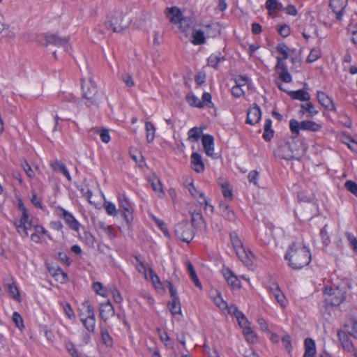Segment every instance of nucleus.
<instances>
[{
	"label": "nucleus",
	"instance_id": "c85d7f7f",
	"mask_svg": "<svg viewBox=\"0 0 357 357\" xmlns=\"http://www.w3.org/2000/svg\"><path fill=\"white\" fill-rule=\"evenodd\" d=\"M191 168L196 172H201V154L193 152L190 157Z\"/></svg>",
	"mask_w": 357,
	"mask_h": 357
},
{
	"label": "nucleus",
	"instance_id": "de8ad7c7",
	"mask_svg": "<svg viewBox=\"0 0 357 357\" xmlns=\"http://www.w3.org/2000/svg\"><path fill=\"white\" fill-rule=\"evenodd\" d=\"M276 50L282 55L283 59H287L289 58V47L285 44H278L276 47Z\"/></svg>",
	"mask_w": 357,
	"mask_h": 357
},
{
	"label": "nucleus",
	"instance_id": "f704fd0d",
	"mask_svg": "<svg viewBox=\"0 0 357 357\" xmlns=\"http://www.w3.org/2000/svg\"><path fill=\"white\" fill-rule=\"evenodd\" d=\"M187 269L190 275V277L194 282L195 284L198 287H201V283L199 282L197 275L196 274L193 265L189 261L187 262Z\"/></svg>",
	"mask_w": 357,
	"mask_h": 357
},
{
	"label": "nucleus",
	"instance_id": "338daca9",
	"mask_svg": "<svg viewBox=\"0 0 357 357\" xmlns=\"http://www.w3.org/2000/svg\"><path fill=\"white\" fill-rule=\"evenodd\" d=\"M259 177V172L256 170L251 171L248 176V180L250 183L257 185V179Z\"/></svg>",
	"mask_w": 357,
	"mask_h": 357
},
{
	"label": "nucleus",
	"instance_id": "8fccbe9b",
	"mask_svg": "<svg viewBox=\"0 0 357 357\" xmlns=\"http://www.w3.org/2000/svg\"><path fill=\"white\" fill-rule=\"evenodd\" d=\"M121 78L127 86L132 87L135 85L134 80L130 74L125 72L122 73Z\"/></svg>",
	"mask_w": 357,
	"mask_h": 357
},
{
	"label": "nucleus",
	"instance_id": "3c124183",
	"mask_svg": "<svg viewBox=\"0 0 357 357\" xmlns=\"http://www.w3.org/2000/svg\"><path fill=\"white\" fill-rule=\"evenodd\" d=\"M224 59H225L223 56H217V55H211L208 59V65L210 66H212L213 68H216L218 66V63Z\"/></svg>",
	"mask_w": 357,
	"mask_h": 357
},
{
	"label": "nucleus",
	"instance_id": "bf43d9fd",
	"mask_svg": "<svg viewBox=\"0 0 357 357\" xmlns=\"http://www.w3.org/2000/svg\"><path fill=\"white\" fill-rule=\"evenodd\" d=\"M214 303L216 305L217 307H218L220 310H226L227 308V303L222 299V298L218 295L214 298Z\"/></svg>",
	"mask_w": 357,
	"mask_h": 357
},
{
	"label": "nucleus",
	"instance_id": "9b49d317",
	"mask_svg": "<svg viewBox=\"0 0 357 357\" xmlns=\"http://www.w3.org/2000/svg\"><path fill=\"white\" fill-rule=\"evenodd\" d=\"M344 326L350 336L357 339V309L351 310L349 319Z\"/></svg>",
	"mask_w": 357,
	"mask_h": 357
},
{
	"label": "nucleus",
	"instance_id": "473e14b6",
	"mask_svg": "<svg viewBox=\"0 0 357 357\" xmlns=\"http://www.w3.org/2000/svg\"><path fill=\"white\" fill-rule=\"evenodd\" d=\"M145 129L146 132V140L149 143H151L155 138V128L151 122L146 121L145 123Z\"/></svg>",
	"mask_w": 357,
	"mask_h": 357
},
{
	"label": "nucleus",
	"instance_id": "393cba45",
	"mask_svg": "<svg viewBox=\"0 0 357 357\" xmlns=\"http://www.w3.org/2000/svg\"><path fill=\"white\" fill-rule=\"evenodd\" d=\"M305 354L303 357H314L316 354V346L314 341L311 338L305 340Z\"/></svg>",
	"mask_w": 357,
	"mask_h": 357
},
{
	"label": "nucleus",
	"instance_id": "58836bf2",
	"mask_svg": "<svg viewBox=\"0 0 357 357\" xmlns=\"http://www.w3.org/2000/svg\"><path fill=\"white\" fill-rule=\"evenodd\" d=\"M230 239L235 251L243 247L241 240L236 232L230 234Z\"/></svg>",
	"mask_w": 357,
	"mask_h": 357
},
{
	"label": "nucleus",
	"instance_id": "4be33fe9",
	"mask_svg": "<svg viewBox=\"0 0 357 357\" xmlns=\"http://www.w3.org/2000/svg\"><path fill=\"white\" fill-rule=\"evenodd\" d=\"M50 166L54 172L62 173L69 181H71V176L65 164L61 160H56L52 162Z\"/></svg>",
	"mask_w": 357,
	"mask_h": 357
},
{
	"label": "nucleus",
	"instance_id": "4468645a",
	"mask_svg": "<svg viewBox=\"0 0 357 357\" xmlns=\"http://www.w3.org/2000/svg\"><path fill=\"white\" fill-rule=\"evenodd\" d=\"M220 33V25L217 22H212L204 26L202 31V44L205 43L206 38H215Z\"/></svg>",
	"mask_w": 357,
	"mask_h": 357
},
{
	"label": "nucleus",
	"instance_id": "a211bd4d",
	"mask_svg": "<svg viewBox=\"0 0 357 357\" xmlns=\"http://www.w3.org/2000/svg\"><path fill=\"white\" fill-rule=\"evenodd\" d=\"M236 253L238 259L247 266H250L252 264L253 254L249 250H246L244 247L236 250Z\"/></svg>",
	"mask_w": 357,
	"mask_h": 357
},
{
	"label": "nucleus",
	"instance_id": "dca6fc26",
	"mask_svg": "<svg viewBox=\"0 0 357 357\" xmlns=\"http://www.w3.org/2000/svg\"><path fill=\"white\" fill-rule=\"evenodd\" d=\"M269 291L271 294L275 298L277 302L282 307H284L287 305V300L285 296L282 292L279 286L276 283H273L272 286L269 287Z\"/></svg>",
	"mask_w": 357,
	"mask_h": 357
},
{
	"label": "nucleus",
	"instance_id": "a878e982",
	"mask_svg": "<svg viewBox=\"0 0 357 357\" xmlns=\"http://www.w3.org/2000/svg\"><path fill=\"white\" fill-rule=\"evenodd\" d=\"M289 96L294 100H299L301 101H307L310 99V96L305 89H300L298 91H291L287 92Z\"/></svg>",
	"mask_w": 357,
	"mask_h": 357
},
{
	"label": "nucleus",
	"instance_id": "c756f323",
	"mask_svg": "<svg viewBox=\"0 0 357 357\" xmlns=\"http://www.w3.org/2000/svg\"><path fill=\"white\" fill-rule=\"evenodd\" d=\"M201 139V127H194L188 132V140L190 142H197Z\"/></svg>",
	"mask_w": 357,
	"mask_h": 357
},
{
	"label": "nucleus",
	"instance_id": "f257e3e1",
	"mask_svg": "<svg viewBox=\"0 0 357 357\" xmlns=\"http://www.w3.org/2000/svg\"><path fill=\"white\" fill-rule=\"evenodd\" d=\"M165 13L170 22L179 24L180 30L189 36V40L194 45H201V29L196 28L195 19L192 17H183L180 8L176 6L167 8Z\"/></svg>",
	"mask_w": 357,
	"mask_h": 357
},
{
	"label": "nucleus",
	"instance_id": "603ef678",
	"mask_svg": "<svg viewBox=\"0 0 357 357\" xmlns=\"http://www.w3.org/2000/svg\"><path fill=\"white\" fill-rule=\"evenodd\" d=\"M281 4L277 0H267L266 2V8L270 12L277 9H280Z\"/></svg>",
	"mask_w": 357,
	"mask_h": 357
},
{
	"label": "nucleus",
	"instance_id": "72a5a7b5",
	"mask_svg": "<svg viewBox=\"0 0 357 357\" xmlns=\"http://www.w3.org/2000/svg\"><path fill=\"white\" fill-rule=\"evenodd\" d=\"M6 289L10 294V296L14 298L15 300L20 302L21 301V297L19 292V290L16 285L12 282V283H8L6 284Z\"/></svg>",
	"mask_w": 357,
	"mask_h": 357
},
{
	"label": "nucleus",
	"instance_id": "0eeeda50",
	"mask_svg": "<svg viewBox=\"0 0 357 357\" xmlns=\"http://www.w3.org/2000/svg\"><path fill=\"white\" fill-rule=\"evenodd\" d=\"M289 128L291 132L295 134L296 136H298L299 135L300 130L318 132L321 129L322 126L312 121H303L301 122H298L295 119H291L289 121Z\"/></svg>",
	"mask_w": 357,
	"mask_h": 357
},
{
	"label": "nucleus",
	"instance_id": "4d7b16f0",
	"mask_svg": "<svg viewBox=\"0 0 357 357\" xmlns=\"http://www.w3.org/2000/svg\"><path fill=\"white\" fill-rule=\"evenodd\" d=\"M345 235L354 251L357 252V238L349 232H347Z\"/></svg>",
	"mask_w": 357,
	"mask_h": 357
},
{
	"label": "nucleus",
	"instance_id": "4c0bfd02",
	"mask_svg": "<svg viewBox=\"0 0 357 357\" xmlns=\"http://www.w3.org/2000/svg\"><path fill=\"white\" fill-rule=\"evenodd\" d=\"M101 338L102 343L107 347H111L113 344V340L109 335L107 330L101 329Z\"/></svg>",
	"mask_w": 357,
	"mask_h": 357
},
{
	"label": "nucleus",
	"instance_id": "ddd939ff",
	"mask_svg": "<svg viewBox=\"0 0 357 357\" xmlns=\"http://www.w3.org/2000/svg\"><path fill=\"white\" fill-rule=\"evenodd\" d=\"M202 146L206 155L218 158V154L214 152V138L210 135H202Z\"/></svg>",
	"mask_w": 357,
	"mask_h": 357
},
{
	"label": "nucleus",
	"instance_id": "9d476101",
	"mask_svg": "<svg viewBox=\"0 0 357 357\" xmlns=\"http://www.w3.org/2000/svg\"><path fill=\"white\" fill-rule=\"evenodd\" d=\"M119 206L123 210L122 215L123 216L126 223L130 225L132 220V214L133 209L128 199L124 194H119L118 195Z\"/></svg>",
	"mask_w": 357,
	"mask_h": 357
},
{
	"label": "nucleus",
	"instance_id": "a19ab883",
	"mask_svg": "<svg viewBox=\"0 0 357 357\" xmlns=\"http://www.w3.org/2000/svg\"><path fill=\"white\" fill-rule=\"evenodd\" d=\"M186 100L191 106L201 107V100L192 93H189L186 96Z\"/></svg>",
	"mask_w": 357,
	"mask_h": 357
},
{
	"label": "nucleus",
	"instance_id": "7c9ffc66",
	"mask_svg": "<svg viewBox=\"0 0 357 357\" xmlns=\"http://www.w3.org/2000/svg\"><path fill=\"white\" fill-rule=\"evenodd\" d=\"M349 335L346 331H340L337 332V337L339 340L341 342L342 347L349 350L352 347V344L349 341L348 335Z\"/></svg>",
	"mask_w": 357,
	"mask_h": 357
},
{
	"label": "nucleus",
	"instance_id": "052dcab7",
	"mask_svg": "<svg viewBox=\"0 0 357 357\" xmlns=\"http://www.w3.org/2000/svg\"><path fill=\"white\" fill-rule=\"evenodd\" d=\"M191 215V221L192 226L195 227L199 225V221L201 220V213L199 211L198 212L194 211H190Z\"/></svg>",
	"mask_w": 357,
	"mask_h": 357
},
{
	"label": "nucleus",
	"instance_id": "79ce46f5",
	"mask_svg": "<svg viewBox=\"0 0 357 357\" xmlns=\"http://www.w3.org/2000/svg\"><path fill=\"white\" fill-rule=\"evenodd\" d=\"M12 320L15 326L20 329L22 330L24 328L23 319L22 316L17 312H15L12 316Z\"/></svg>",
	"mask_w": 357,
	"mask_h": 357
},
{
	"label": "nucleus",
	"instance_id": "2f4dec72",
	"mask_svg": "<svg viewBox=\"0 0 357 357\" xmlns=\"http://www.w3.org/2000/svg\"><path fill=\"white\" fill-rule=\"evenodd\" d=\"M150 182L153 190L158 193L159 197H162L165 195V192L162 189V185L160 180L158 177H154L152 179H150Z\"/></svg>",
	"mask_w": 357,
	"mask_h": 357
},
{
	"label": "nucleus",
	"instance_id": "2eb2a0df",
	"mask_svg": "<svg viewBox=\"0 0 357 357\" xmlns=\"http://www.w3.org/2000/svg\"><path fill=\"white\" fill-rule=\"evenodd\" d=\"M58 209L61 211V216L63 217L66 223L69 227L75 231H78L79 227V223L74 218V216L61 207H59Z\"/></svg>",
	"mask_w": 357,
	"mask_h": 357
},
{
	"label": "nucleus",
	"instance_id": "c9c22d12",
	"mask_svg": "<svg viewBox=\"0 0 357 357\" xmlns=\"http://www.w3.org/2000/svg\"><path fill=\"white\" fill-rule=\"evenodd\" d=\"M272 121L271 119H268L266 120L264 129V132L263 135V137L265 140H270L273 136V130L271 129Z\"/></svg>",
	"mask_w": 357,
	"mask_h": 357
},
{
	"label": "nucleus",
	"instance_id": "864d4df0",
	"mask_svg": "<svg viewBox=\"0 0 357 357\" xmlns=\"http://www.w3.org/2000/svg\"><path fill=\"white\" fill-rule=\"evenodd\" d=\"M301 108L305 109L309 114V116L312 117L316 115L318 112L315 109L314 105L311 102L301 105Z\"/></svg>",
	"mask_w": 357,
	"mask_h": 357
},
{
	"label": "nucleus",
	"instance_id": "1a4fd4ad",
	"mask_svg": "<svg viewBox=\"0 0 357 357\" xmlns=\"http://www.w3.org/2000/svg\"><path fill=\"white\" fill-rule=\"evenodd\" d=\"M175 234L182 241L190 242L194 237L193 230L188 222H180L175 226Z\"/></svg>",
	"mask_w": 357,
	"mask_h": 357
},
{
	"label": "nucleus",
	"instance_id": "cd10ccee",
	"mask_svg": "<svg viewBox=\"0 0 357 357\" xmlns=\"http://www.w3.org/2000/svg\"><path fill=\"white\" fill-rule=\"evenodd\" d=\"M169 310L174 317L181 316V307L179 298H176L175 300H171L169 302Z\"/></svg>",
	"mask_w": 357,
	"mask_h": 357
},
{
	"label": "nucleus",
	"instance_id": "680f3d73",
	"mask_svg": "<svg viewBox=\"0 0 357 357\" xmlns=\"http://www.w3.org/2000/svg\"><path fill=\"white\" fill-rule=\"evenodd\" d=\"M105 210H106L107 214H109L110 215H116V214L117 213V210L114 204H112L111 202H105Z\"/></svg>",
	"mask_w": 357,
	"mask_h": 357
},
{
	"label": "nucleus",
	"instance_id": "412c9836",
	"mask_svg": "<svg viewBox=\"0 0 357 357\" xmlns=\"http://www.w3.org/2000/svg\"><path fill=\"white\" fill-rule=\"evenodd\" d=\"M317 97L321 106L329 110H335V106L333 100L325 93L318 91L317 93Z\"/></svg>",
	"mask_w": 357,
	"mask_h": 357
},
{
	"label": "nucleus",
	"instance_id": "5701e85b",
	"mask_svg": "<svg viewBox=\"0 0 357 357\" xmlns=\"http://www.w3.org/2000/svg\"><path fill=\"white\" fill-rule=\"evenodd\" d=\"M183 185L192 197L197 199L201 197L199 191L195 187L193 179L191 176H185L183 178Z\"/></svg>",
	"mask_w": 357,
	"mask_h": 357
},
{
	"label": "nucleus",
	"instance_id": "774afa93",
	"mask_svg": "<svg viewBox=\"0 0 357 357\" xmlns=\"http://www.w3.org/2000/svg\"><path fill=\"white\" fill-rule=\"evenodd\" d=\"M278 31L282 37H287L290 34V28L286 24L280 26Z\"/></svg>",
	"mask_w": 357,
	"mask_h": 357
},
{
	"label": "nucleus",
	"instance_id": "a18cd8bd",
	"mask_svg": "<svg viewBox=\"0 0 357 357\" xmlns=\"http://www.w3.org/2000/svg\"><path fill=\"white\" fill-rule=\"evenodd\" d=\"M202 354L204 357H220L218 352L215 349L208 347H202Z\"/></svg>",
	"mask_w": 357,
	"mask_h": 357
},
{
	"label": "nucleus",
	"instance_id": "f8f14e48",
	"mask_svg": "<svg viewBox=\"0 0 357 357\" xmlns=\"http://www.w3.org/2000/svg\"><path fill=\"white\" fill-rule=\"evenodd\" d=\"M347 3L348 0H330L329 7L333 13L335 14L337 20H342Z\"/></svg>",
	"mask_w": 357,
	"mask_h": 357
},
{
	"label": "nucleus",
	"instance_id": "69168bd1",
	"mask_svg": "<svg viewBox=\"0 0 357 357\" xmlns=\"http://www.w3.org/2000/svg\"><path fill=\"white\" fill-rule=\"evenodd\" d=\"M111 291L114 301L116 303H121L123 301V298L119 291L116 287H114L111 289Z\"/></svg>",
	"mask_w": 357,
	"mask_h": 357
},
{
	"label": "nucleus",
	"instance_id": "13d9d810",
	"mask_svg": "<svg viewBox=\"0 0 357 357\" xmlns=\"http://www.w3.org/2000/svg\"><path fill=\"white\" fill-rule=\"evenodd\" d=\"M282 342L284 344L285 349L287 351L289 354H290L292 350V345L290 336L288 335L283 336L282 338Z\"/></svg>",
	"mask_w": 357,
	"mask_h": 357
},
{
	"label": "nucleus",
	"instance_id": "f3484780",
	"mask_svg": "<svg viewBox=\"0 0 357 357\" xmlns=\"http://www.w3.org/2000/svg\"><path fill=\"white\" fill-rule=\"evenodd\" d=\"M261 110L258 105H255L254 107L248 109L247 113L246 123L255 125L258 123L261 119Z\"/></svg>",
	"mask_w": 357,
	"mask_h": 357
},
{
	"label": "nucleus",
	"instance_id": "7ed1b4c3",
	"mask_svg": "<svg viewBox=\"0 0 357 357\" xmlns=\"http://www.w3.org/2000/svg\"><path fill=\"white\" fill-rule=\"evenodd\" d=\"M306 151V146L299 140L292 139L279 149L280 156L285 160H300Z\"/></svg>",
	"mask_w": 357,
	"mask_h": 357
},
{
	"label": "nucleus",
	"instance_id": "37998d69",
	"mask_svg": "<svg viewBox=\"0 0 357 357\" xmlns=\"http://www.w3.org/2000/svg\"><path fill=\"white\" fill-rule=\"evenodd\" d=\"M321 56V52L317 48H313L311 50L310 54L308 55L306 61L307 63H312L317 61Z\"/></svg>",
	"mask_w": 357,
	"mask_h": 357
},
{
	"label": "nucleus",
	"instance_id": "20e7f679",
	"mask_svg": "<svg viewBox=\"0 0 357 357\" xmlns=\"http://www.w3.org/2000/svg\"><path fill=\"white\" fill-rule=\"evenodd\" d=\"M132 20L121 11H114L111 13L105 22L107 29H111L113 32L120 33L126 29L131 24Z\"/></svg>",
	"mask_w": 357,
	"mask_h": 357
},
{
	"label": "nucleus",
	"instance_id": "ea45409f",
	"mask_svg": "<svg viewBox=\"0 0 357 357\" xmlns=\"http://www.w3.org/2000/svg\"><path fill=\"white\" fill-rule=\"evenodd\" d=\"M94 133L99 134L101 138V140L104 143H108L110 141V136L109 134V130L107 129H102L99 130L97 128H93L91 130Z\"/></svg>",
	"mask_w": 357,
	"mask_h": 357
},
{
	"label": "nucleus",
	"instance_id": "bb28decb",
	"mask_svg": "<svg viewBox=\"0 0 357 357\" xmlns=\"http://www.w3.org/2000/svg\"><path fill=\"white\" fill-rule=\"evenodd\" d=\"M225 280L227 283L234 288L240 287V282L237 277L233 274V273L229 269H227L223 273Z\"/></svg>",
	"mask_w": 357,
	"mask_h": 357
},
{
	"label": "nucleus",
	"instance_id": "6ab92c4d",
	"mask_svg": "<svg viewBox=\"0 0 357 357\" xmlns=\"http://www.w3.org/2000/svg\"><path fill=\"white\" fill-rule=\"evenodd\" d=\"M99 310L100 317L105 321H106L110 317H112L114 314V307L109 301L105 303L100 304Z\"/></svg>",
	"mask_w": 357,
	"mask_h": 357
},
{
	"label": "nucleus",
	"instance_id": "c03bdc74",
	"mask_svg": "<svg viewBox=\"0 0 357 357\" xmlns=\"http://www.w3.org/2000/svg\"><path fill=\"white\" fill-rule=\"evenodd\" d=\"M81 321L87 331H93L96 323L95 318L86 317L85 319H81Z\"/></svg>",
	"mask_w": 357,
	"mask_h": 357
},
{
	"label": "nucleus",
	"instance_id": "5fc2aeb1",
	"mask_svg": "<svg viewBox=\"0 0 357 357\" xmlns=\"http://www.w3.org/2000/svg\"><path fill=\"white\" fill-rule=\"evenodd\" d=\"M93 289L99 295L106 296V290L105 289L102 284L99 282L93 284Z\"/></svg>",
	"mask_w": 357,
	"mask_h": 357
},
{
	"label": "nucleus",
	"instance_id": "0e129e2a",
	"mask_svg": "<svg viewBox=\"0 0 357 357\" xmlns=\"http://www.w3.org/2000/svg\"><path fill=\"white\" fill-rule=\"evenodd\" d=\"M15 226L16 227L18 233L22 237H26L28 236L26 225H20L17 224V222H15Z\"/></svg>",
	"mask_w": 357,
	"mask_h": 357
},
{
	"label": "nucleus",
	"instance_id": "b1692460",
	"mask_svg": "<svg viewBox=\"0 0 357 357\" xmlns=\"http://www.w3.org/2000/svg\"><path fill=\"white\" fill-rule=\"evenodd\" d=\"M220 211L221 215L226 220L233 222L236 219V215L234 211L229 208V205L226 203L220 204Z\"/></svg>",
	"mask_w": 357,
	"mask_h": 357
},
{
	"label": "nucleus",
	"instance_id": "6e6d98bb",
	"mask_svg": "<svg viewBox=\"0 0 357 357\" xmlns=\"http://www.w3.org/2000/svg\"><path fill=\"white\" fill-rule=\"evenodd\" d=\"M236 319L238 322V324L240 325V326L243 329V331L246 328H250V322L248 321V320L246 319V317H245V315L243 314V313H242L241 315H239V317H236Z\"/></svg>",
	"mask_w": 357,
	"mask_h": 357
},
{
	"label": "nucleus",
	"instance_id": "49530a36",
	"mask_svg": "<svg viewBox=\"0 0 357 357\" xmlns=\"http://www.w3.org/2000/svg\"><path fill=\"white\" fill-rule=\"evenodd\" d=\"M65 348L72 357H79V353L73 342L68 341L65 343Z\"/></svg>",
	"mask_w": 357,
	"mask_h": 357
},
{
	"label": "nucleus",
	"instance_id": "e2e57ef3",
	"mask_svg": "<svg viewBox=\"0 0 357 357\" xmlns=\"http://www.w3.org/2000/svg\"><path fill=\"white\" fill-rule=\"evenodd\" d=\"M222 192L225 197L226 198H231L232 192L231 190L229 188V185L227 183H222L221 185Z\"/></svg>",
	"mask_w": 357,
	"mask_h": 357
},
{
	"label": "nucleus",
	"instance_id": "e433bc0d",
	"mask_svg": "<svg viewBox=\"0 0 357 357\" xmlns=\"http://www.w3.org/2000/svg\"><path fill=\"white\" fill-rule=\"evenodd\" d=\"M243 335L246 341L249 343H255L257 340V337L255 333L252 331L251 328H246L243 331Z\"/></svg>",
	"mask_w": 357,
	"mask_h": 357
},
{
	"label": "nucleus",
	"instance_id": "f03ea898",
	"mask_svg": "<svg viewBox=\"0 0 357 357\" xmlns=\"http://www.w3.org/2000/svg\"><path fill=\"white\" fill-rule=\"evenodd\" d=\"M289 265L294 269H300L311 261L310 250L300 243H293L284 257Z\"/></svg>",
	"mask_w": 357,
	"mask_h": 357
},
{
	"label": "nucleus",
	"instance_id": "6e6552de",
	"mask_svg": "<svg viewBox=\"0 0 357 357\" xmlns=\"http://www.w3.org/2000/svg\"><path fill=\"white\" fill-rule=\"evenodd\" d=\"M39 38L38 42L45 47L52 45L56 47H63L66 49L69 41L68 37L62 38L56 34L52 33H45L40 36Z\"/></svg>",
	"mask_w": 357,
	"mask_h": 357
},
{
	"label": "nucleus",
	"instance_id": "aec40b11",
	"mask_svg": "<svg viewBox=\"0 0 357 357\" xmlns=\"http://www.w3.org/2000/svg\"><path fill=\"white\" fill-rule=\"evenodd\" d=\"M207 107L208 113L212 116L217 115V109L212 102V96L209 93H204L202 94V108Z\"/></svg>",
	"mask_w": 357,
	"mask_h": 357
},
{
	"label": "nucleus",
	"instance_id": "423d86ee",
	"mask_svg": "<svg viewBox=\"0 0 357 357\" xmlns=\"http://www.w3.org/2000/svg\"><path fill=\"white\" fill-rule=\"evenodd\" d=\"M345 298V291L338 287L335 288L326 287L324 301L326 305L338 306Z\"/></svg>",
	"mask_w": 357,
	"mask_h": 357
},
{
	"label": "nucleus",
	"instance_id": "09e8293b",
	"mask_svg": "<svg viewBox=\"0 0 357 357\" xmlns=\"http://www.w3.org/2000/svg\"><path fill=\"white\" fill-rule=\"evenodd\" d=\"M345 188L357 197V183L353 181H347L344 183Z\"/></svg>",
	"mask_w": 357,
	"mask_h": 357
},
{
	"label": "nucleus",
	"instance_id": "39448f33",
	"mask_svg": "<svg viewBox=\"0 0 357 357\" xmlns=\"http://www.w3.org/2000/svg\"><path fill=\"white\" fill-rule=\"evenodd\" d=\"M82 97L86 100L88 106H98L100 100L97 96L98 89L96 84L91 79L87 82L82 80Z\"/></svg>",
	"mask_w": 357,
	"mask_h": 357
}]
</instances>
